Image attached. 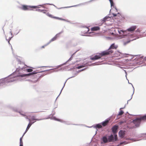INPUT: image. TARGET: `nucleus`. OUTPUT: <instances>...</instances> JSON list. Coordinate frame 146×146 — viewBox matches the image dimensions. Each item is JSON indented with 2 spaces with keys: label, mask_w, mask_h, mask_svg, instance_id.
<instances>
[{
  "label": "nucleus",
  "mask_w": 146,
  "mask_h": 146,
  "mask_svg": "<svg viewBox=\"0 0 146 146\" xmlns=\"http://www.w3.org/2000/svg\"><path fill=\"white\" fill-rule=\"evenodd\" d=\"M112 52V51H104L101 53H98V55L91 58L92 60H96L101 58L102 57L110 54Z\"/></svg>",
  "instance_id": "obj_1"
},
{
  "label": "nucleus",
  "mask_w": 146,
  "mask_h": 146,
  "mask_svg": "<svg viewBox=\"0 0 146 146\" xmlns=\"http://www.w3.org/2000/svg\"><path fill=\"white\" fill-rule=\"evenodd\" d=\"M142 120L146 121V115L140 118H137L133 120V123L136 127L139 126Z\"/></svg>",
  "instance_id": "obj_2"
},
{
  "label": "nucleus",
  "mask_w": 146,
  "mask_h": 146,
  "mask_svg": "<svg viewBox=\"0 0 146 146\" xmlns=\"http://www.w3.org/2000/svg\"><path fill=\"white\" fill-rule=\"evenodd\" d=\"M39 6H30L25 5H23L21 8V9L25 11L27 10H31L32 8H39Z\"/></svg>",
  "instance_id": "obj_3"
},
{
  "label": "nucleus",
  "mask_w": 146,
  "mask_h": 146,
  "mask_svg": "<svg viewBox=\"0 0 146 146\" xmlns=\"http://www.w3.org/2000/svg\"><path fill=\"white\" fill-rule=\"evenodd\" d=\"M118 47V46L117 45H115V43L112 44L110 46L109 48L106 51H112V52L110 54H111L113 53V50H111V49H116Z\"/></svg>",
  "instance_id": "obj_4"
},
{
  "label": "nucleus",
  "mask_w": 146,
  "mask_h": 146,
  "mask_svg": "<svg viewBox=\"0 0 146 146\" xmlns=\"http://www.w3.org/2000/svg\"><path fill=\"white\" fill-rule=\"evenodd\" d=\"M46 15L48 17H50L52 18H54V19H58V20H63V21H65V19H63L61 18H60L58 17L53 16L52 15L50 14L49 13H47L46 14Z\"/></svg>",
  "instance_id": "obj_5"
},
{
  "label": "nucleus",
  "mask_w": 146,
  "mask_h": 146,
  "mask_svg": "<svg viewBox=\"0 0 146 146\" xmlns=\"http://www.w3.org/2000/svg\"><path fill=\"white\" fill-rule=\"evenodd\" d=\"M26 118L27 119H29V121H30V122H29V123L28 124V126H27V129H26L25 132V133H24L23 135H24V134H25V133L29 130V128L31 126V125H32V124L34 122H31V119H30L28 118L27 117H26Z\"/></svg>",
  "instance_id": "obj_6"
},
{
  "label": "nucleus",
  "mask_w": 146,
  "mask_h": 146,
  "mask_svg": "<svg viewBox=\"0 0 146 146\" xmlns=\"http://www.w3.org/2000/svg\"><path fill=\"white\" fill-rule=\"evenodd\" d=\"M125 131L122 130H120L119 132V137L122 138L124 137L125 134Z\"/></svg>",
  "instance_id": "obj_7"
},
{
  "label": "nucleus",
  "mask_w": 146,
  "mask_h": 146,
  "mask_svg": "<svg viewBox=\"0 0 146 146\" xmlns=\"http://www.w3.org/2000/svg\"><path fill=\"white\" fill-rule=\"evenodd\" d=\"M118 128V126L116 125H115L112 128V130L113 133H115L117 132V129Z\"/></svg>",
  "instance_id": "obj_8"
},
{
  "label": "nucleus",
  "mask_w": 146,
  "mask_h": 146,
  "mask_svg": "<svg viewBox=\"0 0 146 146\" xmlns=\"http://www.w3.org/2000/svg\"><path fill=\"white\" fill-rule=\"evenodd\" d=\"M137 28V27L136 26H133L129 28L128 29L127 31H128L131 32L133 31L136 29Z\"/></svg>",
  "instance_id": "obj_9"
},
{
  "label": "nucleus",
  "mask_w": 146,
  "mask_h": 146,
  "mask_svg": "<svg viewBox=\"0 0 146 146\" xmlns=\"http://www.w3.org/2000/svg\"><path fill=\"white\" fill-rule=\"evenodd\" d=\"M60 33L57 34L54 37H53L50 40V42L56 40L57 38L59 36Z\"/></svg>",
  "instance_id": "obj_10"
},
{
  "label": "nucleus",
  "mask_w": 146,
  "mask_h": 146,
  "mask_svg": "<svg viewBox=\"0 0 146 146\" xmlns=\"http://www.w3.org/2000/svg\"><path fill=\"white\" fill-rule=\"evenodd\" d=\"M100 27H94L92 28L91 29V31H96L99 30Z\"/></svg>",
  "instance_id": "obj_11"
},
{
  "label": "nucleus",
  "mask_w": 146,
  "mask_h": 146,
  "mask_svg": "<svg viewBox=\"0 0 146 146\" xmlns=\"http://www.w3.org/2000/svg\"><path fill=\"white\" fill-rule=\"evenodd\" d=\"M114 140V137L112 135H111L110 136H109L108 137V141L109 142H111L113 141Z\"/></svg>",
  "instance_id": "obj_12"
},
{
  "label": "nucleus",
  "mask_w": 146,
  "mask_h": 146,
  "mask_svg": "<svg viewBox=\"0 0 146 146\" xmlns=\"http://www.w3.org/2000/svg\"><path fill=\"white\" fill-rule=\"evenodd\" d=\"M102 140L104 143H106L108 142V140L107 137L105 136H104L102 138Z\"/></svg>",
  "instance_id": "obj_13"
},
{
  "label": "nucleus",
  "mask_w": 146,
  "mask_h": 146,
  "mask_svg": "<svg viewBox=\"0 0 146 146\" xmlns=\"http://www.w3.org/2000/svg\"><path fill=\"white\" fill-rule=\"evenodd\" d=\"M109 120H106L104 122H103L102 123V125L103 126H105L107 125L108 124Z\"/></svg>",
  "instance_id": "obj_14"
},
{
  "label": "nucleus",
  "mask_w": 146,
  "mask_h": 146,
  "mask_svg": "<svg viewBox=\"0 0 146 146\" xmlns=\"http://www.w3.org/2000/svg\"><path fill=\"white\" fill-rule=\"evenodd\" d=\"M31 73H29V74H24L23 75H20V76H21V77H23L26 76H29L30 75H32Z\"/></svg>",
  "instance_id": "obj_15"
},
{
  "label": "nucleus",
  "mask_w": 146,
  "mask_h": 146,
  "mask_svg": "<svg viewBox=\"0 0 146 146\" xmlns=\"http://www.w3.org/2000/svg\"><path fill=\"white\" fill-rule=\"evenodd\" d=\"M102 127V126L100 124H97L95 126V128H96L100 129Z\"/></svg>",
  "instance_id": "obj_16"
},
{
  "label": "nucleus",
  "mask_w": 146,
  "mask_h": 146,
  "mask_svg": "<svg viewBox=\"0 0 146 146\" xmlns=\"http://www.w3.org/2000/svg\"><path fill=\"white\" fill-rule=\"evenodd\" d=\"M109 18L110 17H104L102 21V23H103L105 22L107 20V19Z\"/></svg>",
  "instance_id": "obj_17"
},
{
  "label": "nucleus",
  "mask_w": 146,
  "mask_h": 146,
  "mask_svg": "<svg viewBox=\"0 0 146 146\" xmlns=\"http://www.w3.org/2000/svg\"><path fill=\"white\" fill-rule=\"evenodd\" d=\"M31 120L32 121L38 120V119H36L35 116H32L31 117Z\"/></svg>",
  "instance_id": "obj_18"
},
{
  "label": "nucleus",
  "mask_w": 146,
  "mask_h": 146,
  "mask_svg": "<svg viewBox=\"0 0 146 146\" xmlns=\"http://www.w3.org/2000/svg\"><path fill=\"white\" fill-rule=\"evenodd\" d=\"M124 113L123 111L120 109V111L119 112L118 115H122Z\"/></svg>",
  "instance_id": "obj_19"
},
{
  "label": "nucleus",
  "mask_w": 146,
  "mask_h": 146,
  "mask_svg": "<svg viewBox=\"0 0 146 146\" xmlns=\"http://www.w3.org/2000/svg\"><path fill=\"white\" fill-rule=\"evenodd\" d=\"M20 145H23V143L22 141V137L20 139Z\"/></svg>",
  "instance_id": "obj_20"
},
{
  "label": "nucleus",
  "mask_w": 146,
  "mask_h": 146,
  "mask_svg": "<svg viewBox=\"0 0 146 146\" xmlns=\"http://www.w3.org/2000/svg\"><path fill=\"white\" fill-rule=\"evenodd\" d=\"M130 42V41H128L127 42H123V45H125L129 43Z\"/></svg>",
  "instance_id": "obj_21"
},
{
  "label": "nucleus",
  "mask_w": 146,
  "mask_h": 146,
  "mask_svg": "<svg viewBox=\"0 0 146 146\" xmlns=\"http://www.w3.org/2000/svg\"><path fill=\"white\" fill-rule=\"evenodd\" d=\"M109 1L111 3V6H112L113 5V0H109Z\"/></svg>",
  "instance_id": "obj_22"
},
{
  "label": "nucleus",
  "mask_w": 146,
  "mask_h": 146,
  "mask_svg": "<svg viewBox=\"0 0 146 146\" xmlns=\"http://www.w3.org/2000/svg\"><path fill=\"white\" fill-rule=\"evenodd\" d=\"M27 70L28 72H32L33 70L31 69H28Z\"/></svg>",
  "instance_id": "obj_23"
},
{
  "label": "nucleus",
  "mask_w": 146,
  "mask_h": 146,
  "mask_svg": "<svg viewBox=\"0 0 146 146\" xmlns=\"http://www.w3.org/2000/svg\"><path fill=\"white\" fill-rule=\"evenodd\" d=\"M114 140L115 141H116L117 140V136L116 135H114Z\"/></svg>",
  "instance_id": "obj_24"
},
{
  "label": "nucleus",
  "mask_w": 146,
  "mask_h": 146,
  "mask_svg": "<svg viewBox=\"0 0 146 146\" xmlns=\"http://www.w3.org/2000/svg\"><path fill=\"white\" fill-rule=\"evenodd\" d=\"M84 67V66L82 65V66H78L77 67V68H78V69H80V68H83Z\"/></svg>",
  "instance_id": "obj_25"
},
{
  "label": "nucleus",
  "mask_w": 146,
  "mask_h": 146,
  "mask_svg": "<svg viewBox=\"0 0 146 146\" xmlns=\"http://www.w3.org/2000/svg\"><path fill=\"white\" fill-rule=\"evenodd\" d=\"M36 11H38L40 12H43V11H44V10H40V9H38L36 10Z\"/></svg>",
  "instance_id": "obj_26"
},
{
  "label": "nucleus",
  "mask_w": 146,
  "mask_h": 146,
  "mask_svg": "<svg viewBox=\"0 0 146 146\" xmlns=\"http://www.w3.org/2000/svg\"><path fill=\"white\" fill-rule=\"evenodd\" d=\"M31 73H31V74H32V75H33V74H36L37 73V72H35L34 71V72H31Z\"/></svg>",
  "instance_id": "obj_27"
},
{
  "label": "nucleus",
  "mask_w": 146,
  "mask_h": 146,
  "mask_svg": "<svg viewBox=\"0 0 146 146\" xmlns=\"http://www.w3.org/2000/svg\"><path fill=\"white\" fill-rule=\"evenodd\" d=\"M113 16V17H115V16H116L117 15V14H114V13H113L112 14Z\"/></svg>",
  "instance_id": "obj_28"
},
{
  "label": "nucleus",
  "mask_w": 146,
  "mask_h": 146,
  "mask_svg": "<svg viewBox=\"0 0 146 146\" xmlns=\"http://www.w3.org/2000/svg\"><path fill=\"white\" fill-rule=\"evenodd\" d=\"M136 32H140V30H139V29H137L136 31Z\"/></svg>",
  "instance_id": "obj_29"
},
{
  "label": "nucleus",
  "mask_w": 146,
  "mask_h": 146,
  "mask_svg": "<svg viewBox=\"0 0 146 146\" xmlns=\"http://www.w3.org/2000/svg\"><path fill=\"white\" fill-rule=\"evenodd\" d=\"M20 146H23V145H20Z\"/></svg>",
  "instance_id": "obj_30"
},
{
  "label": "nucleus",
  "mask_w": 146,
  "mask_h": 146,
  "mask_svg": "<svg viewBox=\"0 0 146 146\" xmlns=\"http://www.w3.org/2000/svg\"><path fill=\"white\" fill-rule=\"evenodd\" d=\"M42 48H44V46H42Z\"/></svg>",
  "instance_id": "obj_31"
},
{
  "label": "nucleus",
  "mask_w": 146,
  "mask_h": 146,
  "mask_svg": "<svg viewBox=\"0 0 146 146\" xmlns=\"http://www.w3.org/2000/svg\"><path fill=\"white\" fill-rule=\"evenodd\" d=\"M112 35H113V34H114V33H112Z\"/></svg>",
  "instance_id": "obj_32"
},
{
  "label": "nucleus",
  "mask_w": 146,
  "mask_h": 146,
  "mask_svg": "<svg viewBox=\"0 0 146 146\" xmlns=\"http://www.w3.org/2000/svg\"><path fill=\"white\" fill-rule=\"evenodd\" d=\"M120 31H122V32H123V31H121V30Z\"/></svg>",
  "instance_id": "obj_33"
},
{
  "label": "nucleus",
  "mask_w": 146,
  "mask_h": 146,
  "mask_svg": "<svg viewBox=\"0 0 146 146\" xmlns=\"http://www.w3.org/2000/svg\"><path fill=\"white\" fill-rule=\"evenodd\" d=\"M10 81L12 82V80H11L9 82H10Z\"/></svg>",
  "instance_id": "obj_34"
},
{
  "label": "nucleus",
  "mask_w": 146,
  "mask_h": 146,
  "mask_svg": "<svg viewBox=\"0 0 146 146\" xmlns=\"http://www.w3.org/2000/svg\"><path fill=\"white\" fill-rule=\"evenodd\" d=\"M117 14H119V13H117Z\"/></svg>",
  "instance_id": "obj_35"
},
{
  "label": "nucleus",
  "mask_w": 146,
  "mask_h": 146,
  "mask_svg": "<svg viewBox=\"0 0 146 146\" xmlns=\"http://www.w3.org/2000/svg\"><path fill=\"white\" fill-rule=\"evenodd\" d=\"M119 34H120V33L119 31Z\"/></svg>",
  "instance_id": "obj_36"
}]
</instances>
